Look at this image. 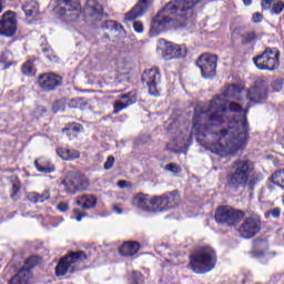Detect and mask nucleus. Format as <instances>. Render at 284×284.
Instances as JSON below:
<instances>
[{"instance_id":"1","label":"nucleus","mask_w":284,"mask_h":284,"mask_svg":"<svg viewBox=\"0 0 284 284\" xmlns=\"http://www.w3.org/2000/svg\"><path fill=\"white\" fill-rule=\"evenodd\" d=\"M243 89L239 84H230L226 90L207 104V109L197 104L193 116L192 134L202 141L209 134L215 143H207L213 154L230 156L243 150L247 143V119L245 110L237 102L241 101Z\"/></svg>"},{"instance_id":"2","label":"nucleus","mask_w":284,"mask_h":284,"mask_svg":"<svg viewBox=\"0 0 284 284\" xmlns=\"http://www.w3.org/2000/svg\"><path fill=\"white\" fill-rule=\"evenodd\" d=\"M201 1L203 0H175L169 2L153 20L150 29L151 34H159L172 21H179L181 26H186L185 21H194L193 8Z\"/></svg>"},{"instance_id":"3","label":"nucleus","mask_w":284,"mask_h":284,"mask_svg":"<svg viewBox=\"0 0 284 284\" xmlns=\"http://www.w3.org/2000/svg\"><path fill=\"white\" fill-rule=\"evenodd\" d=\"M250 174H252V165L250 161L245 160H236L231 165V174L227 175V185L230 187H246L248 190H254V185H256L255 179H250Z\"/></svg>"},{"instance_id":"4","label":"nucleus","mask_w":284,"mask_h":284,"mask_svg":"<svg viewBox=\"0 0 284 284\" xmlns=\"http://www.w3.org/2000/svg\"><path fill=\"white\" fill-rule=\"evenodd\" d=\"M214 265H216V253L210 246H202L190 256V267L195 274L212 272Z\"/></svg>"},{"instance_id":"5","label":"nucleus","mask_w":284,"mask_h":284,"mask_svg":"<svg viewBox=\"0 0 284 284\" xmlns=\"http://www.w3.org/2000/svg\"><path fill=\"white\" fill-rule=\"evenodd\" d=\"M88 260V255L83 251L71 252L62 257L55 266L57 276H65V274H74L79 272V265Z\"/></svg>"},{"instance_id":"6","label":"nucleus","mask_w":284,"mask_h":284,"mask_svg":"<svg viewBox=\"0 0 284 284\" xmlns=\"http://www.w3.org/2000/svg\"><path fill=\"white\" fill-rule=\"evenodd\" d=\"M57 10L64 21H79L81 17V2L79 0H55Z\"/></svg>"},{"instance_id":"7","label":"nucleus","mask_w":284,"mask_h":284,"mask_svg":"<svg viewBox=\"0 0 284 284\" xmlns=\"http://www.w3.org/2000/svg\"><path fill=\"white\" fill-rule=\"evenodd\" d=\"M280 57L281 52L278 51V49L266 48L261 55L253 58V61L258 70L272 71L276 70V68H278V65L281 64V62L278 61Z\"/></svg>"},{"instance_id":"8","label":"nucleus","mask_w":284,"mask_h":284,"mask_svg":"<svg viewBox=\"0 0 284 284\" xmlns=\"http://www.w3.org/2000/svg\"><path fill=\"white\" fill-rule=\"evenodd\" d=\"M158 53L164 59V61H172V59H183L186 51L185 47L173 44L165 39H160L158 43Z\"/></svg>"},{"instance_id":"9","label":"nucleus","mask_w":284,"mask_h":284,"mask_svg":"<svg viewBox=\"0 0 284 284\" xmlns=\"http://www.w3.org/2000/svg\"><path fill=\"white\" fill-rule=\"evenodd\" d=\"M243 216H245L243 211H236L232 206H221L215 212V221L221 225H236L241 223Z\"/></svg>"},{"instance_id":"10","label":"nucleus","mask_w":284,"mask_h":284,"mask_svg":"<svg viewBox=\"0 0 284 284\" xmlns=\"http://www.w3.org/2000/svg\"><path fill=\"white\" fill-rule=\"evenodd\" d=\"M246 99L251 105L263 103L267 99V80L264 78L257 79L254 85L246 91Z\"/></svg>"},{"instance_id":"11","label":"nucleus","mask_w":284,"mask_h":284,"mask_svg":"<svg viewBox=\"0 0 284 284\" xmlns=\"http://www.w3.org/2000/svg\"><path fill=\"white\" fill-rule=\"evenodd\" d=\"M216 55H212L209 53L202 54L196 65L201 70V74L204 79H212V77H216Z\"/></svg>"},{"instance_id":"12","label":"nucleus","mask_w":284,"mask_h":284,"mask_svg":"<svg viewBox=\"0 0 284 284\" xmlns=\"http://www.w3.org/2000/svg\"><path fill=\"white\" fill-rule=\"evenodd\" d=\"M62 185L69 194H77V192H85L90 187V182L85 175L75 174L62 181Z\"/></svg>"},{"instance_id":"13","label":"nucleus","mask_w":284,"mask_h":284,"mask_svg":"<svg viewBox=\"0 0 284 284\" xmlns=\"http://www.w3.org/2000/svg\"><path fill=\"white\" fill-rule=\"evenodd\" d=\"M83 17L87 23H99L103 19V7L94 0H87Z\"/></svg>"},{"instance_id":"14","label":"nucleus","mask_w":284,"mask_h":284,"mask_svg":"<svg viewBox=\"0 0 284 284\" xmlns=\"http://www.w3.org/2000/svg\"><path fill=\"white\" fill-rule=\"evenodd\" d=\"M242 239H253L261 232V219L256 215L247 217L239 229Z\"/></svg>"},{"instance_id":"15","label":"nucleus","mask_w":284,"mask_h":284,"mask_svg":"<svg viewBox=\"0 0 284 284\" xmlns=\"http://www.w3.org/2000/svg\"><path fill=\"white\" fill-rule=\"evenodd\" d=\"M0 34L2 37H14L17 34V13L7 11L0 20Z\"/></svg>"},{"instance_id":"16","label":"nucleus","mask_w":284,"mask_h":284,"mask_svg":"<svg viewBox=\"0 0 284 284\" xmlns=\"http://www.w3.org/2000/svg\"><path fill=\"white\" fill-rule=\"evenodd\" d=\"M142 81L148 85L150 94L159 97V90L156 89V85H159L161 81V73L159 72V69L145 70L142 74Z\"/></svg>"},{"instance_id":"17","label":"nucleus","mask_w":284,"mask_h":284,"mask_svg":"<svg viewBox=\"0 0 284 284\" xmlns=\"http://www.w3.org/2000/svg\"><path fill=\"white\" fill-rule=\"evenodd\" d=\"M38 83L40 88H42V90L50 92L55 88H59V85H61L62 83V80L59 75H54L52 73H44L39 77Z\"/></svg>"},{"instance_id":"18","label":"nucleus","mask_w":284,"mask_h":284,"mask_svg":"<svg viewBox=\"0 0 284 284\" xmlns=\"http://www.w3.org/2000/svg\"><path fill=\"white\" fill-rule=\"evenodd\" d=\"M148 11V0H140L132 9L129 11L125 17L124 21H134V19H139L143 17Z\"/></svg>"},{"instance_id":"19","label":"nucleus","mask_w":284,"mask_h":284,"mask_svg":"<svg viewBox=\"0 0 284 284\" xmlns=\"http://www.w3.org/2000/svg\"><path fill=\"white\" fill-rule=\"evenodd\" d=\"M153 197L148 194L139 193L133 199L134 207L142 210V212H152Z\"/></svg>"},{"instance_id":"20","label":"nucleus","mask_w":284,"mask_h":284,"mask_svg":"<svg viewBox=\"0 0 284 284\" xmlns=\"http://www.w3.org/2000/svg\"><path fill=\"white\" fill-rule=\"evenodd\" d=\"M134 103H136V97L133 92L123 94L120 100L115 102L113 113L119 114L121 110H125V108H130V105H134Z\"/></svg>"},{"instance_id":"21","label":"nucleus","mask_w":284,"mask_h":284,"mask_svg":"<svg viewBox=\"0 0 284 284\" xmlns=\"http://www.w3.org/2000/svg\"><path fill=\"white\" fill-rule=\"evenodd\" d=\"M32 282V271L22 267L16 275L11 277L8 284H30Z\"/></svg>"},{"instance_id":"22","label":"nucleus","mask_w":284,"mask_h":284,"mask_svg":"<svg viewBox=\"0 0 284 284\" xmlns=\"http://www.w3.org/2000/svg\"><path fill=\"white\" fill-rule=\"evenodd\" d=\"M34 166L41 174H52L57 170L54 164L47 159L40 158L34 161Z\"/></svg>"},{"instance_id":"23","label":"nucleus","mask_w":284,"mask_h":284,"mask_svg":"<svg viewBox=\"0 0 284 284\" xmlns=\"http://www.w3.org/2000/svg\"><path fill=\"white\" fill-rule=\"evenodd\" d=\"M22 10L27 18L39 17V2L34 0H27L22 4Z\"/></svg>"},{"instance_id":"24","label":"nucleus","mask_w":284,"mask_h":284,"mask_svg":"<svg viewBox=\"0 0 284 284\" xmlns=\"http://www.w3.org/2000/svg\"><path fill=\"white\" fill-rule=\"evenodd\" d=\"M141 248V245L139 242H125L120 247V254L121 256H134V254L139 253V250Z\"/></svg>"},{"instance_id":"25","label":"nucleus","mask_w":284,"mask_h":284,"mask_svg":"<svg viewBox=\"0 0 284 284\" xmlns=\"http://www.w3.org/2000/svg\"><path fill=\"white\" fill-rule=\"evenodd\" d=\"M152 212H168V195L153 196Z\"/></svg>"},{"instance_id":"26","label":"nucleus","mask_w":284,"mask_h":284,"mask_svg":"<svg viewBox=\"0 0 284 284\" xmlns=\"http://www.w3.org/2000/svg\"><path fill=\"white\" fill-rule=\"evenodd\" d=\"M57 154L62 161H74V159H79V156H81L79 151L70 149H58Z\"/></svg>"},{"instance_id":"27","label":"nucleus","mask_w":284,"mask_h":284,"mask_svg":"<svg viewBox=\"0 0 284 284\" xmlns=\"http://www.w3.org/2000/svg\"><path fill=\"white\" fill-rule=\"evenodd\" d=\"M77 205L82 207L83 210H90V207H94L97 205V197L93 195H82L77 200Z\"/></svg>"},{"instance_id":"28","label":"nucleus","mask_w":284,"mask_h":284,"mask_svg":"<svg viewBox=\"0 0 284 284\" xmlns=\"http://www.w3.org/2000/svg\"><path fill=\"white\" fill-rule=\"evenodd\" d=\"M267 241L265 240H255L253 242V254H255V256H263V254H265V252H267Z\"/></svg>"},{"instance_id":"29","label":"nucleus","mask_w":284,"mask_h":284,"mask_svg":"<svg viewBox=\"0 0 284 284\" xmlns=\"http://www.w3.org/2000/svg\"><path fill=\"white\" fill-rule=\"evenodd\" d=\"M180 200H181V197L176 191L166 195V205L169 206V210H174V207H176V205H179Z\"/></svg>"},{"instance_id":"30","label":"nucleus","mask_w":284,"mask_h":284,"mask_svg":"<svg viewBox=\"0 0 284 284\" xmlns=\"http://www.w3.org/2000/svg\"><path fill=\"white\" fill-rule=\"evenodd\" d=\"M272 183L284 190V170L276 171L271 178Z\"/></svg>"},{"instance_id":"31","label":"nucleus","mask_w":284,"mask_h":284,"mask_svg":"<svg viewBox=\"0 0 284 284\" xmlns=\"http://www.w3.org/2000/svg\"><path fill=\"white\" fill-rule=\"evenodd\" d=\"M22 72L23 74H27V77H34L37 74V70L32 65V61L29 60L22 65Z\"/></svg>"},{"instance_id":"32","label":"nucleus","mask_w":284,"mask_h":284,"mask_svg":"<svg viewBox=\"0 0 284 284\" xmlns=\"http://www.w3.org/2000/svg\"><path fill=\"white\" fill-rule=\"evenodd\" d=\"M256 41V32L250 31L246 32L242 36V43L248 44V43H254Z\"/></svg>"},{"instance_id":"33","label":"nucleus","mask_w":284,"mask_h":284,"mask_svg":"<svg viewBox=\"0 0 284 284\" xmlns=\"http://www.w3.org/2000/svg\"><path fill=\"white\" fill-rule=\"evenodd\" d=\"M34 203H43V201H48L50 199V190H44L42 194L33 193Z\"/></svg>"},{"instance_id":"34","label":"nucleus","mask_w":284,"mask_h":284,"mask_svg":"<svg viewBox=\"0 0 284 284\" xmlns=\"http://www.w3.org/2000/svg\"><path fill=\"white\" fill-rule=\"evenodd\" d=\"M164 128L168 130V132H172V130H176V128H179V121H176L174 118H170L165 122Z\"/></svg>"},{"instance_id":"35","label":"nucleus","mask_w":284,"mask_h":284,"mask_svg":"<svg viewBox=\"0 0 284 284\" xmlns=\"http://www.w3.org/2000/svg\"><path fill=\"white\" fill-rule=\"evenodd\" d=\"M283 9H284V2L276 1L273 3L271 11L273 14H281V12H283Z\"/></svg>"},{"instance_id":"36","label":"nucleus","mask_w":284,"mask_h":284,"mask_svg":"<svg viewBox=\"0 0 284 284\" xmlns=\"http://www.w3.org/2000/svg\"><path fill=\"white\" fill-rule=\"evenodd\" d=\"M165 170H168V172H172V174H179V172H181V166L176 163H170L165 166Z\"/></svg>"},{"instance_id":"37","label":"nucleus","mask_w":284,"mask_h":284,"mask_svg":"<svg viewBox=\"0 0 284 284\" xmlns=\"http://www.w3.org/2000/svg\"><path fill=\"white\" fill-rule=\"evenodd\" d=\"M272 89L274 90V92H281L283 90V80L273 81Z\"/></svg>"},{"instance_id":"38","label":"nucleus","mask_w":284,"mask_h":284,"mask_svg":"<svg viewBox=\"0 0 284 284\" xmlns=\"http://www.w3.org/2000/svg\"><path fill=\"white\" fill-rule=\"evenodd\" d=\"M113 165H114V158L110 155L104 163V170H112Z\"/></svg>"},{"instance_id":"39","label":"nucleus","mask_w":284,"mask_h":284,"mask_svg":"<svg viewBox=\"0 0 284 284\" xmlns=\"http://www.w3.org/2000/svg\"><path fill=\"white\" fill-rule=\"evenodd\" d=\"M272 6H274V0H264L262 2V8H264V10H270Z\"/></svg>"},{"instance_id":"40","label":"nucleus","mask_w":284,"mask_h":284,"mask_svg":"<svg viewBox=\"0 0 284 284\" xmlns=\"http://www.w3.org/2000/svg\"><path fill=\"white\" fill-rule=\"evenodd\" d=\"M133 28L135 32H139V33L143 32V23L140 21L134 22Z\"/></svg>"},{"instance_id":"41","label":"nucleus","mask_w":284,"mask_h":284,"mask_svg":"<svg viewBox=\"0 0 284 284\" xmlns=\"http://www.w3.org/2000/svg\"><path fill=\"white\" fill-rule=\"evenodd\" d=\"M73 212L77 215L75 221H78V222H81L83 216H85V214L81 213V211H79V209H74Z\"/></svg>"},{"instance_id":"42","label":"nucleus","mask_w":284,"mask_h":284,"mask_svg":"<svg viewBox=\"0 0 284 284\" xmlns=\"http://www.w3.org/2000/svg\"><path fill=\"white\" fill-rule=\"evenodd\" d=\"M58 210H59L60 212H68V203H65V202L59 203V204H58Z\"/></svg>"},{"instance_id":"43","label":"nucleus","mask_w":284,"mask_h":284,"mask_svg":"<svg viewBox=\"0 0 284 284\" xmlns=\"http://www.w3.org/2000/svg\"><path fill=\"white\" fill-rule=\"evenodd\" d=\"M261 19H263V14H261L260 12L253 14L254 23H261Z\"/></svg>"},{"instance_id":"44","label":"nucleus","mask_w":284,"mask_h":284,"mask_svg":"<svg viewBox=\"0 0 284 284\" xmlns=\"http://www.w3.org/2000/svg\"><path fill=\"white\" fill-rule=\"evenodd\" d=\"M272 216L274 219H278V216H281V209L276 207L271 212Z\"/></svg>"},{"instance_id":"45","label":"nucleus","mask_w":284,"mask_h":284,"mask_svg":"<svg viewBox=\"0 0 284 284\" xmlns=\"http://www.w3.org/2000/svg\"><path fill=\"white\" fill-rule=\"evenodd\" d=\"M71 130H73V132H81V130H83V126H81V124L74 123L73 125H71Z\"/></svg>"},{"instance_id":"46","label":"nucleus","mask_w":284,"mask_h":284,"mask_svg":"<svg viewBox=\"0 0 284 284\" xmlns=\"http://www.w3.org/2000/svg\"><path fill=\"white\" fill-rule=\"evenodd\" d=\"M118 187H120L121 190L128 187V181L125 180H121L118 182Z\"/></svg>"},{"instance_id":"47","label":"nucleus","mask_w":284,"mask_h":284,"mask_svg":"<svg viewBox=\"0 0 284 284\" xmlns=\"http://www.w3.org/2000/svg\"><path fill=\"white\" fill-rule=\"evenodd\" d=\"M12 190H13L12 196H17V193L19 192V186L17 184H13Z\"/></svg>"},{"instance_id":"48","label":"nucleus","mask_w":284,"mask_h":284,"mask_svg":"<svg viewBox=\"0 0 284 284\" xmlns=\"http://www.w3.org/2000/svg\"><path fill=\"white\" fill-rule=\"evenodd\" d=\"M53 112H59V102L53 104Z\"/></svg>"},{"instance_id":"49","label":"nucleus","mask_w":284,"mask_h":284,"mask_svg":"<svg viewBox=\"0 0 284 284\" xmlns=\"http://www.w3.org/2000/svg\"><path fill=\"white\" fill-rule=\"evenodd\" d=\"M166 150H169L170 152H176V149L172 148L171 144L166 145Z\"/></svg>"},{"instance_id":"50","label":"nucleus","mask_w":284,"mask_h":284,"mask_svg":"<svg viewBox=\"0 0 284 284\" xmlns=\"http://www.w3.org/2000/svg\"><path fill=\"white\" fill-rule=\"evenodd\" d=\"M36 112H47L45 108L43 106H39Z\"/></svg>"},{"instance_id":"51","label":"nucleus","mask_w":284,"mask_h":284,"mask_svg":"<svg viewBox=\"0 0 284 284\" xmlns=\"http://www.w3.org/2000/svg\"><path fill=\"white\" fill-rule=\"evenodd\" d=\"M244 4L250 6L252 3V0H243Z\"/></svg>"},{"instance_id":"52","label":"nucleus","mask_w":284,"mask_h":284,"mask_svg":"<svg viewBox=\"0 0 284 284\" xmlns=\"http://www.w3.org/2000/svg\"><path fill=\"white\" fill-rule=\"evenodd\" d=\"M114 211H115L118 214H121V209H119V206H114Z\"/></svg>"},{"instance_id":"53","label":"nucleus","mask_w":284,"mask_h":284,"mask_svg":"<svg viewBox=\"0 0 284 284\" xmlns=\"http://www.w3.org/2000/svg\"><path fill=\"white\" fill-rule=\"evenodd\" d=\"M179 139H182L183 141H189L190 138H179Z\"/></svg>"},{"instance_id":"54","label":"nucleus","mask_w":284,"mask_h":284,"mask_svg":"<svg viewBox=\"0 0 284 284\" xmlns=\"http://www.w3.org/2000/svg\"><path fill=\"white\" fill-rule=\"evenodd\" d=\"M68 130H70V129H63V132H68Z\"/></svg>"},{"instance_id":"55","label":"nucleus","mask_w":284,"mask_h":284,"mask_svg":"<svg viewBox=\"0 0 284 284\" xmlns=\"http://www.w3.org/2000/svg\"><path fill=\"white\" fill-rule=\"evenodd\" d=\"M29 261H34V257H31Z\"/></svg>"}]
</instances>
